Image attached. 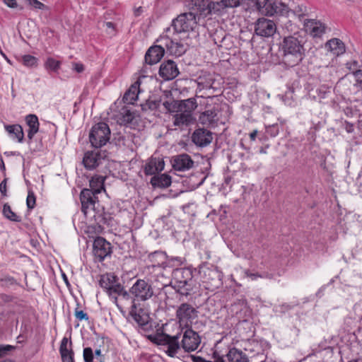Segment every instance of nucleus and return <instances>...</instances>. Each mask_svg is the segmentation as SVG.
<instances>
[{"label":"nucleus","mask_w":362,"mask_h":362,"mask_svg":"<svg viewBox=\"0 0 362 362\" xmlns=\"http://www.w3.org/2000/svg\"><path fill=\"white\" fill-rule=\"evenodd\" d=\"M281 49L285 60L291 66L298 64L304 58L303 43L298 37L292 35L285 37L281 43Z\"/></svg>","instance_id":"nucleus-1"},{"label":"nucleus","mask_w":362,"mask_h":362,"mask_svg":"<svg viewBox=\"0 0 362 362\" xmlns=\"http://www.w3.org/2000/svg\"><path fill=\"white\" fill-rule=\"evenodd\" d=\"M171 286L181 295H189L194 286L192 271L187 268L174 269Z\"/></svg>","instance_id":"nucleus-2"},{"label":"nucleus","mask_w":362,"mask_h":362,"mask_svg":"<svg viewBox=\"0 0 362 362\" xmlns=\"http://www.w3.org/2000/svg\"><path fill=\"white\" fill-rule=\"evenodd\" d=\"M197 107V102L194 98L180 101L177 113L174 115V125L180 127L189 124L193 119L192 112Z\"/></svg>","instance_id":"nucleus-3"},{"label":"nucleus","mask_w":362,"mask_h":362,"mask_svg":"<svg viewBox=\"0 0 362 362\" xmlns=\"http://www.w3.org/2000/svg\"><path fill=\"white\" fill-rule=\"evenodd\" d=\"M178 34L175 31L172 33L171 30L168 29L158 40L163 49H166L170 54L180 56L185 52Z\"/></svg>","instance_id":"nucleus-4"},{"label":"nucleus","mask_w":362,"mask_h":362,"mask_svg":"<svg viewBox=\"0 0 362 362\" xmlns=\"http://www.w3.org/2000/svg\"><path fill=\"white\" fill-rule=\"evenodd\" d=\"M197 16L192 12L180 14L173 21L172 26L177 33L194 31L197 27Z\"/></svg>","instance_id":"nucleus-5"},{"label":"nucleus","mask_w":362,"mask_h":362,"mask_svg":"<svg viewBox=\"0 0 362 362\" xmlns=\"http://www.w3.org/2000/svg\"><path fill=\"white\" fill-rule=\"evenodd\" d=\"M180 334L170 336L168 334L162 333L155 336L151 340L153 343L167 347L165 353L170 357H175L181 347L179 341Z\"/></svg>","instance_id":"nucleus-6"},{"label":"nucleus","mask_w":362,"mask_h":362,"mask_svg":"<svg viewBox=\"0 0 362 362\" xmlns=\"http://www.w3.org/2000/svg\"><path fill=\"white\" fill-rule=\"evenodd\" d=\"M110 129L105 122H99L95 124L90 132L89 139L92 146L100 148L109 141Z\"/></svg>","instance_id":"nucleus-7"},{"label":"nucleus","mask_w":362,"mask_h":362,"mask_svg":"<svg viewBox=\"0 0 362 362\" xmlns=\"http://www.w3.org/2000/svg\"><path fill=\"white\" fill-rule=\"evenodd\" d=\"M256 6L260 13L267 16H284L288 13V7L281 1L257 0Z\"/></svg>","instance_id":"nucleus-8"},{"label":"nucleus","mask_w":362,"mask_h":362,"mask_svg":"<svg viewBox=\"0 0 362 362\" xmlns=\"http://www.w3.org/2000/svg\"><path fill=\"white\" fill-rule=\"evenodd\" d=\"M203 282L206 284L207 288H218L221 284L222 273L215 266L210 267L207 263H204L200 267Z\"/></svg>","instance_id":"nucleus-9"},{"label":"nucleus","mask_w":362,"mask_h":362,"mask_svg":"<svg viewBox=\"0 0 362 362\" xmlns=\"http://www.w3.org/2000/svg\"><path fill=\"white\" fill-rule=\"evenodd\" d=\"M129 293L134 296V300L146 301L153 296V289L145 280L138 279L130 288Z\"/></svg>","instance_id":"nucleus-10"},{"label":"nucleus","mask_w":362,"mask_h":362,"mask_svg":"<svg viewBox=\"0 0 362 362\" xmlns=\"http://www.w3.org/2000/svg\"><path fill=\"white\" fill-rule=\"evenodd\" d=\"M201 344V338L198 333L192 329L185 331L181 341V347L185 352H192L197 350Z\"/></svg>","instance_id":"nucleus-11"},{"label":"nucleus","mask_w":362,"mask_h":362,"mask_svg":"<svg viewBox=\"0 0 362 362\" xmlns=\"http://www.w3.org/2000/svg\"><path fill=\"white\" fill-rule=\"evenodd\" d=\"M276 32L275 23L265 18H259L255 24V33L257 35L269 37Z\"/></svg>","instance_id":"nucleus-12"},{"label":"nucleus","mask_w":362,"mask_h":362,"mask_svg":"<svg viewBox=\"0 0 362 362\" xmlns=\"http://www.w3.org/2000/svg\"><path fill=\"white\" fill-rule=\"evenodd\" d=\"M198 316V311L192 305L187 303H182L176 310V317L182 324L188 325L192 320Z\"/></svg>","instance_id":"nucleus-13"},{"label":"nucleus","mask_w":362,"mask_h":362,"mask_svg":"<svg viewBox=\"0 0 362 362\" xmlns=\"http://www.w3.org/2000/svg\"><path fill=\"white\" fill-rule=\"evenodd\" d=\"M111 253L110 243L102 237H98L93 242V254L100 261H103Z\"/></svg>","instance_id":"nucleus-14"},{"label":"nucleus","mask_w":362,"mask_h":362,"mask_svg":"<svg viewBox=\"0 0 362 362\" xmlns=\"http://www.w3.org/2000/svg\"><path fill=\"white\" fill-rule=\"evenodd\" d=\"M179 73L177 64L172 60L165 61L160 66L159 75L165 81L174 79Z\"/></svg>","instance_id":"nucleus-15"},{"label":"nucleus","mask_w":362,"mask_h":362,"mask_svg":"<svg viewBox=\"0 0 362 362\" xmlns=\"http://www.w3.org/2000/svg\"><path fill=\"white\" fill-rule=\"evenodd\" d=\"M306 32L313 37H320L326 32V25L320 21L308 19L304 23Z\"/></svg>","instance_id":"nucleus-16"},{"label":"nucleus","mask_w":362,"mask_h":362,"mask_svg":"<svg viewBox=\"0 0 362 362\" xmlns=\"http://www.w3.org/2000/svg\"><path fill=\"white\" fill-rule=\"evenodd\" d=\"M95 196L93 192L88 189H83L80 194V200L81 202V210L86 215L89 209H94L95 203Z\"/></svg>","instance_id":"nucleus-17"},{"label":"nucleus","mask_w":362,"mask_h":362,"mask_svg":"<svg viewBox=\"0 0 362 362\" xmlns=\"http://www.w3.org/2000/svg\"><path fill=\"white\" fill-rule=\"evenodd\" d=\"M325 48L334 57L341 56L346 52L345 44L342 40L336 37L328 40L325 45Z\"/></svg>","instance_id":"nucleus-18"},{"label":"nucleus","mask_w":362,"mask_h":362,"mask_svg":"<svg viewBox=\"0 0 362 362\" xmlns=\"http://www.w3.org/2000/svg\"><path fill=\"white\" fill-rule=\"evenodd\" d=\"M165 163L163 160H146L142 165L146 175H156L163 170Z\"/></svg>","instance_id":"nucleus-19"},{"label":"nucleus","mask_w":362,"mask_h":362,"mask_svg":"<svg viewBox=\"0 0 362 362\" xmlns=\"http://www.w3.org/2000/svg\"><path fill=\"white\" fill-rule=\"evenodd\" d=\"M164 52L165 51L160 44L152 46L145 54V62L150 65L157 64L163 57Z\"/></svg>","instance_id":"nucleus-20"},{"label":"nucleus","mask_w":362,"mask_h":362,"mask_svg":"<svg viewBox=\"0 0 362 362\" xmlns=\"http://www.w3.org/2000/svg\"><path fill=\"white\" fill-rule=\"evenodd\" d=\"M134 112L129 107L123 106L115 115V118L120 125L129 126L134 119Z\"/></svg>","instance_id":"nucleus-21"},{"label":"nucleus","mask_w":362,"mask_h":362,"mask_svg":"<svg viewBox=\"0 0 362 362\" xmlns=\"http://www.w3.org/2000/svg\"><path fill=\"white\" fill-rule=\"evenodd\" d=\"M212 139V134L210 131L205 129H197L192 134L193 142L200 146L208 145L211 142Z\"/></svg>","instance_id":"nucleus-22"},{"label":"nucleus","mask_w":362,"mask_h":362,"mask_svg":"<svg viewBox=\"0 0 362 362\" xmlns=\"http://www.w3.org/2000/svg\"><path fill=\"white\" fill-rule=\"evenodd\" d=\"M25 121L28 127V139L30 141L34 136L39 132L40 122L36 115L29 114L25 116Z\"/></svg>","instance_id":"nucleus-23"},{"label":"nucleus","mask_w":362,"mask_h":362,"mask_svg":"<svg viewBox=\"0 0 362 362\" xmlns=\"http://www.w3.org/2000/svg\"><path fill=\"white\" fill-rule=\"evenodd\" d=\"M150 183L153 188H168L171 185V177L165 173L157 174L151 177Z\"/></svg>","instance_id":"nucleus-24"},{"label":"nucleus","mask_w":362,"mask_h":362,"mask_svg":"<svg viewBox=\"0 0 362 362\" xmlns=\"http://www.w3.org/2000/svg\"><path fill=\"white\" fill-rule=\"evenodd\" d=\"M139 92H140V81L139 80H137L125 92V93L124 94V96H123V101L125 103L134 104V103L138 98Z\"/></svg>","instance_id":"nucleus-25"},{"label":"nucleus","mask_w":362,"mask_h":362,"mask_svg":"<svg viewBox=\"0 0 362 362\" xmlns=\"http://www.w3.org/2000/svg\"><path fill=\"white\" fill-rule=\"evenodd\" d=\"M5 129L12 139L16 140L18 142L23 141L24 138V132L21 125L7 124L5 125Z\"/></svg>","instance_id":"nucleus-26"},{"label":"nucleus","mask_w":362,"mask_h":362,"mask_svg":"<svg viewBox=\"0 0 362 362\" xmlns=\"http://www.w3.org/2000/svg\"><path fill=\"white\" fill-rule=\"evenodd\" d=\"M226 356L228 362H249L247 355L235 347L230 349Z\"/></svg>","instance_id":"nucleus-27"},{"label":"nucleus","mask_w":362,"mask_h":362,"mask_svg":"<svg viewBox=\"0 0 362 362\" xmlns=\"http://www.w3.org/2000/svg\"><path fill=\"white\" fill-rule=\"evenodd\" d=\"M68 339L64 337L61 341L59 351L63 362H74V351L71 349L67 348Z\"/></svg>","instance_id":"nucleus-28"},{"label":"nucleus","mask_w":362,"mask_h":362,"mask_svg":"<svg viewBox=\"0 0 362 362\" xmlns=\"http://www.w3.org/2000/svg\"><path fill=\"white\" fill-rule=\"evenodd\" d=\"M194 9L199 16H206L210 14V0H193Z\"/></svg>","instance_id":"nucleus-29"},{"label":"nucleus","mask_w":362,"mask_h":362,"mask_svg":"<svg viewBox=\"0 0 362 362\" xmlns=\"http://www.w3.org/2000/svg\"><path fill=\"white\" fill-rule=\"evenodd\" d=\"M172 166L176 171H186L194 165L193 160H171Z\"/></svg>","instance_id":"nucleus-30"},{"label":"nucleus","mask_w":362,"mask_h":362,"mask_svg":"<svg viewBox=\"0 0 362 362\" xmlns=\"http://www.w3.org/2000/svg\"><path fill=\"white\" fill-rule=\"evenodd\" d=\"M108 291V295L117 298V296H122L125 299L129 298V293L124 289V287L116 281Z\"/></svg>","instance_id":"nucleus-31"},{"label":"nucleus","mask_w":362,"mask_h":362,"mask_svg":"<svg viewBox=\"0 0 362 362\" xmlns=\"http://www.w3.org/2000/svg\"><path fill=\"white\" fill-rule=\"evenodd\" d=\"M216 116L217 113L216 110H207L200 115L199 121L204 125H209L215 121Z\"/></svg>","instance_id":"nucleus-32"},{"label":"nucleus","mask_w":362,"mask_h":362,"mask_svg":"<svg viewBox=\"0 0 362 362\" xmlns=\"http://www.w3.org/2000/svg\"><path fill=\"white\" fill-rule=\"evenodd\" d=\"M90 190L93 192V194L95 195L101 192L104 189V180L102 177H93L90 181Z\"/></svg>","instance_id":"nucleus-33"},{"label":"nucleus","mask_w":362,"mask_h":362,"mask_svg":"<svg viewBox=\"0 0 362 362\" xmlns=\"http://www.w3.org/2000/svg\"><path fill=\"white\" fill-rule=\"evenodd\" d=\"M115 281L116 277L114 275L106 274L101 276L99 284L108 293Z\"/></svg>","instance_id":"nucleus-34"},{"label":"nucleus","mask_w":362,"mask_h":362,"mask_svg":"<svg viewBox=\"0 0 362 362\" xmlns=\"http://www.w3.org/2000/svg\"><path fill=\"white\" fill-rule=\"evenodd\" d=\"M228 8L223 0L220 1H212L210 0V14H221L223 10Z\"/></svg>","instance_id":"nucleus-35"},{"label":"nucleus","mask_w":362,"mask_h":362,"mask_svg":"<svg viewBox=\"0 0 362 362\" xmlns=\"http://www.w3.org/2000/svg\"><path fill=\"white\" fill-rule=\"evenodd\" d=\"M20 62L28 68L36 67L38 64V59L30 54L23 55Z\"/></svg>","instance_id":"nucleus-36"},{"label":"nucleus","mask_w":362,"mask_h":362,"mask_svg":"<svg viewBox=\"0 0 362 362\" xmlns=\"http://www.w3.org/2000/svg\"><path fill=\"white\" fill-rule=\"evenodd\" d=\"M3 214L4 216L9 219L10 221L15 222L21 221V218L18 216L16 213H14L11 206L8 204H5L3 207Z\"/></svg>","instance_id":"nucleus-37"},{"label":"nucleus","mask_w":362,"mask_h":362,"mask_svg":"<svg viewBox=\"0 0 362 362\" xmlns=\"http://www.w3.org/2000/svg\"><path fill=\"white\" fill-rule=\"evenodd\" d=\"M156 281L158 282V288H164L169 285L171 286L172 280H170L163 272H159L156 275Z\"/></svg>","instance_id":"nucleus-38"},{"label":"nucleus","mask_w":362,"mask_h":362,"mask_svg":"<svg viewBox=\"0 0 362 362\" xmlns=\"http://www.w3.org/2000/svg\"><path fill=\"white\" fill-rule=\"evenodd\" d=\"M61 66V62L56 60L52 57H48L45 63V67L47 70L54 72L58 71Z\"/></svg>","instance_id":"nucleus-39"},{"label":"nucleus","mask_w":362,"mask_h":362,"mask_svg":"<svg viewBox=\"0 0 362 362\" xmlns=\"http://www.w3.org/2000/svg\"><path fill=\"white\" fill-rule=\"evenodd\" d=\"M132 316L134 320L141 327H145L148 323L149 316L145 313L141 314V313L139 312L138 313H135Z\"/></svg>","instance_id":"nucleus-40"},{"label":"nucleus","mask_w":362,"mask_h":362,"mask_svg":"<svg viewBox=\"0 0 362 362\" xmlns=\"http://www.w3.org/2000/svg\"><path fill=\"white\" fill-rule=\"evenodd\" d=\"M81 163L89 170L95 169L100 164L98 160H82Z\"/></svg>","instance_id":"nucleus-41"},{"label":"nucleus","mask_w":362,"mask_h":362,"mask_svg":"<svg viewBox=\"0 0 362 362\" xmlns=\"http://www.w3.org/2000/svg\"><path fill=\"white\" fill-rule=\"evenodd\" d=\"M0 281L1 282L2 286H9L16 284L15 279L8 275H3L0 278Z\"/></svg>","instance_id":"nucleus-42"},{"label":"nucleus","mask_w":362,"mask_h":362,"mask_svg":"<svg viewBox=\"0 0 362 362\" xmlns=\"http://www.w3.org/2000/svg\"><path fill=\"white\" fill-rule=\"evenodd\" d=\"M35 201H36V199H35L34 192L31 190L28 191L26 204H27V206L29 209H32L35 207Z\"/></svg>","instance_id":"nucleus-43"},{"label":"nucleus","mask_w":362,"mask_h":362,"mask_svg":"<svg viewBox=\"0 0 362 362\" xmlns=\"http://www.w3.org/2000/svg\"><path fill=\"white\" fill-rule=\"evenodd\" d=\"M83 359L85 362H93V352L90 347H86L83 349Z\"/></svg>","instance_id":"nucleus-44"},{"label":"nucleus","mask_w":362,"mask_h":362,"mask_svg":"<svg viewBox=\"0 0 362 362\" xmlns=\"http://www.w3.org/2000/svg\"><path fill=\"white\" fill-rule=\"evenodd\" d=\"M27 3L36 9L44 10L47 6L38 0H26Z\"/></svg>","instance_id":"nucleus-45"},{"label":"nucleus","mask_w":362,"mask_h":362,"mask_svg":"<svg viewBox=\"0 0 362 362\" xmlns=\"http://www.w3.org/2000/svg\"><path fill=\"white\" fill-rule=\"evenodd\" d=\"M354 75L356 77V85L362 90V69L356 70Z\"/></svg>","instance_id":"nucleus-46"},{"label":"nucleus","mask_w":362,"mask_h":362,"mask_svg":"<svg viewBox=\"0 0 362 362\" xmlns=\"http://www.w3.org/2000/svg\"><path fill=\"white\" fill-rule=\"evenodd\" d=\"M13 349L14 347L11 345H0V357L4 356L8 352Z\"/></svg>","instance_id":"nucleus-47"},{"label":"nucleus","mask_w":362,"mask_h":362,"mask_svg":"<svg viewBox=\"0 0 362 362\" xmlns=\"http://www.w3.org/2000/svg\"><path fill=\"white\" fill-rule=\"evenodd\" d=\"M7 181L8 178L5 177L0 183V192L3 197L7 196Z\"/></svg>","instance_id":"nucleus-48"},{"label":"nucleus","mask_w":362,"mask_h":362,"mask_svg":"<svg viewBox=\"0 0 362 362\" xmlns=\"http://www.w3.org/2000/svg\"><path fill=\"white\" fill-rule=\"evenodd\" d=\"M346 67L350 71H352L353 73L357 70V68L358 66V63L356 60H353L351 62H348L346 63Z\"/></svg>","instance_id":"nucleus-49"},{"label":"nucleus","mask_w":362,"mask_h":362,"mask_svg":"<svg viewBox=\"0 0 362 362\" xmlns=\"http://www.w3.org/2000/svg\"><path fill=\"white\" fill-rule=\"evenodd\" d=\"M242 0H223L228 8H234L240 6Z\"/></svg>","instance_id":"nucleus-50"},{"label":"nucleus","mask_w":362,"mask_h":362,"mask_svg":"<svg viewBox=\"0 0 362 362\" xmlns=\"http://www.w3.org/2000/svg\"><path fill=\"white\" fill-rule=\"evenodd\" d=\"M75 316L78 320H88V316L87 313H86L83 310H76L75 312Z\"/></svg>","instance_id":"nucleus-51"},{"label":"nucleus","mask_w":362,"mask_h":362,"mask_svg":"<svg viewBox=\"0 0 362 362\" xmlns=\"http://www.w3.org/2000/svg\"><path fill=\"white\" fill-rule=\"evenodd\" d=\"M214 81L212 79H210L209 81H206V83H204L202 81H199L198 83L199 87H202V88H214L213 86Z\"/></svg>","instance_id":"nucleus-52"},{"label":"nucleus","mask_w":362,"mask_h":362,"mask_svg":"<svg viewBox=\"0 0 362 362\" xmlns=\"http://www.w3.org/2000/svg\"><path fill=\"white\" fill-rule=\"evenodd\" d=\"M3 1L9 8H15L18 6L16 0H3Z\"/></svg>","instance_id":"nucleus-53"},{"label":"nucleus","mask_w":362,"mask_h":362,"mask_svg":"<svg viewBox=\"0 0 362 362\" xmlns=\"http://www.w3.org/2000/svg\"><path fill=\"white\" fill-rule=\"evenodd\" d=\"M73 66L74 70L77 73H82L85 69L83 64L81 63H74Z\"/></svg>","instance_id":"nucleus-54"},{"label":"nucleus","mask_w":362,"mask_h":362,"mask_svg":"<svg viewBox=\"0 0 362 362\" xmlns=\"http://www.w3.org/2000/svg\"><path fill=\"white\" fill-rule=\"evenodd\" d=\"M144 11V9L142 6H139L138 8H136L134 10V15L136 16V17H138L139 16H141Z\"/></svg>","instance_id":"nucleus-55"},{"label":"nucleus","mask_w":362,"mask_h":362,"mask_svg":"<svg viewBox=\"0 0 362 362\" xmlns=\"http://www.w3.org/2000/svg\"><path fill=\"white\" fill-rule=\"evenodd\" d=\"M246 274H247V276H250L252 279H255L257 277H262V275H260L257 273V274H251V273L246 272Z\"/></svg>","instance_id":"nucleus-56"},{"label":"nucleus","mask_w":362,"mask_h":362,"mask_svg":"<svg viewBox=\"0 0 362 362\" xmlns=\"http://www.w3.org/2000/svg\"><path fill=\"white\" fill-rule=\"evenodd\" d=\"M257 134V130H254L253 132H252L250 134V140L251 141H255L256 139Z\"/></svg>","instance_id":"nucleus-57"},{"label":"nucleus","mask_w":362,"mask_h":362,"mask_svg":"<svg viewBox=\"0 0 362 362\" xmlns=\"http://www.w3.org/2000/svg\"><path fill=\"white\" fill-rule=\"evenodd\" d=\"M172 158H186V159H188V158H190V156L189 155L183 153V154H181V155L173 156V157H172Z\"/></svg>","instance_id":"nucleus-58"},{"label":"nucleus","mask_w":362,"mask_h":362,"mask_svg":"<svg viewBox=\"0 0 362 362\" xmlns=\"http://www.w3.org/2000/svg\"><path fill=\"white\" fill-rule=\"evenodd\" d=\"M106 26L109 28H112V29H114L115 26H114V23H112V22H106L105 23Z\"/></svg>","instance_id":"nucleus-59"},{"label":"nucleus","mask_w":362,"mask_h":362,"mask_svg":"<svg viewBox=\"0 0 362 362\" xmlns=\"http://www.w3.org/2000/svg\"><path fill=\"white\" fill-rule=\"evenodd\" d=\"M346 131L348 132H351L353 131V125L348 124L346 127Z\"/></svg>","instance_id":"nucleus-60"},{"label":"nucleus","mask_w":362,"mask_h":362,"mask_svg":"<svg viewBox=\"0 0 362 362\" xmlns=\"http://www.w3.org/2000/svg\"><path fill=\"white\" fill-rule=\"evenodd\" d=\"M231 181V177L230 176H228L225 178V183L226 185H229V183Z\"/></svg>","instance_id":"nucleus-61"},{"label":"nucleus","mask_w":362,"mask_h":362,"mask_svg":"<svg viewBox=\"0 0 362 362\" xmlns=\"http://www.w3.org/2000/svg\"><path fill=\"white\" fill-rule=\"evenodd\" d=\"M0 168L3 170H5V165H4V160H0Z\"/></svg>","instance_id":"nucleus-62"},{"label":"nucleus","mask_w":362,"mask_h":362,"mask_svg":"<svg viewBox=\"0 0 362 362\" xmlns=\"http://www.w3.org/2000/svg\"><path fill=\"white\" fill-rule=\"evenodd\" d=\"M216 362H225L223 356H218L216 360Z\"/></svg>","instance_id":"nucleus-63"},{"label":"nucleus","mask_w":362,"mask_h":362,"mask_svg":"<svg viewBox=\"0 0 362 362\" xmlns=\"http://www.w3.org/2000/svg\"><path fill=\"white\" fill-rule=\"evenodd\" d=\"M95 356H101V354H102L101 350L100 349H96L95 351Z\"/></svg>","instance_id":"nucleus-64"}]
</instances>
